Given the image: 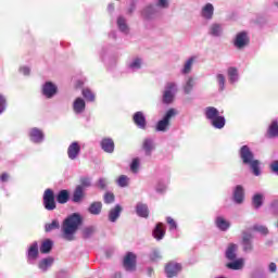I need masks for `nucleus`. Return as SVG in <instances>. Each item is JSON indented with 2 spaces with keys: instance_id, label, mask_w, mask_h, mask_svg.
<instances>
[{
  "instance_id": "obj_1",
  "label": "nucleus",
  "mask_w": 278,
  "mask_h": 278,
  "mask_svg": "<svg viewBox=\"0 0 278 278\" xmlns=\"http://www.w3.org/2000/svg\"><path fill=\"white\" fill-rule=\"evenodd\" d=\"M80 225L81 215H79L78 213H73L67 218H65L62 226L64 240H73V236H75V232L77 231V229H79Z\"/></svg>"
},
{
  "instance_id": "obj_2",
  "label": "nucleus",
  "mask_w": 278,
  "mask_h": 278,
  "mask_svg": "<svg viewBox=\"0 0 278 278\" xmlns=\"http://www.w3.org/2000/svg\"><path fill=\"white\" fill-rule=\"evenodd\" d=\"M240 157L247 166H250L253 175L255 177H260L262 175V170L260 169V161L255 160V155L249 148V146H242L240 149Z\"/></svg>"
},
{
  "instance_id": "obj_3",
  "label": "nucleus",
  "mask_w": 278,
  "mask_h": 278,
  "mask_svg": "<svg viewBox=\"0 0 278 278\" xmlns=\"http://www.w3.org/2000/svg\"><path fill=\"white\" fill-rule=\"evenodd\" d=\"M179 92V85L175 81H167L162 92V101L165 105H170Z\"/></svg>"
},
{
  "instance_id": "obj_4",
  "label": "nucleus",
  "mask_w": 278,
  "mask_h": 278,
  "mask_svg": "<svg viewBox=\"0 0 278 278\" xmlns=\"http://www.w3.org/2000/svg\"><path fill=\"white\" fill-rule=\"evenodd\" d=\"M177 116V111L175 109H169L164 117L160 119L156 124V131H166L170 127V118Z\"/></svg>"
},
{
  "instance_id": "obj_5",
  "label": "nucleus",
  "mask_w": 278,
  "mask_h": 278,
  "mask_svg": "<svg viewBox=\"0 0 278 278\" xmlns=\"http://www.w3.org/2000/svg\"><path fill=\"white\" fill-rule=\"evenodd\" d=\"M43 207L48 210V212H53L55 210V193L53 190L47 189L43 193Z\"/></svg>"
},
{
  "instance_id": "obj_6",
  "label": "nucleus",
  "mask_w": 278,
  "mask_h": 278,
  "mask_svg": "<svg viewBox=\"0 0 278 278\" xmlns=\"http://www.w3.org/2000/svg\"><path fill=\"white\" fill-rule=\"evenodd\" d=\"M249 42V34L247 31H241L236 35L233 46L236 47V49H244V47H248Z\"/></svg>"
},
{
  "instance_id": "obj_7",
  "label": "nucleus",
  "mask_w": 278,
  "mask_h": 278,
  "mask_svg": "<svg viewBox=\"0 0 278 278\" xmlns=\"http://www.w3.org/2000/svg\"><path fill=\"white\" fill-rule=\"evenodd\" d=\"M41 92L46 99H53L58 94V86L51 81H47L43 84Z\"/></svg>"
},
{
  "instance_id": "obj_8",
  "label": "nucleus",
  "mask_w": 278,
  "mask_h": 278,
  "mask_svg": "<svg viewBox=\"0 0 278 278\" xmlns=\"http://www.w3.org/2000/svg\"><path fill=\"white\" fill-rule=\"evenodd\" d=\"M165 273L168 278L177 277L181 273V264L177 262H169L165 266Z\"/></svg>"
},
{
  "instance_id": "obj_9",
  "label": "nucleus",
  "mask_w": 278,
  "mask_h": 278,
  "mask_svg": "<svg viewBox=\"0 0 278 278\" xmlns=\"http://www.w3.org/2000/svg\"><path fill=\"white\" fill-rule=\"evenodd\" d=\"M39 251H38V242H33L26 253L28 264H35L38 260Z\"/></svg>"
},
{
  "instance_id": "obj_10",
  "label": "nucleus",
  "mask_w": 278,
  "mask_h": 278,
  "mask_svg": "<svg viewBox=\"0 0 278 278\" xmlns=\"http://www.w3.org/2000/svg\"><path fill=\"white\" fill-rule=\"evenodd\" d=\"M79 153H81V146L79 142H72L67 148V157H70V160H77L79 157Z\"/></svg>"
},
{
  "instance_id": "obj_11",
  "label": "nucleus",
  "mask_w": 278,
  "mask_h": 278,
  "mask_svg": "<svg viewBox=\"0 0 278 278\" xmlns=\"http://www.w3.org/2000/svg\"><path fill=\"white\" fill-rule=\"evenodd\" d=\"M253 235L251 233L250 230H245L242 232V245H243V251L249 252L253 251Z\"/></svg>"
},
{
  "instance_id": "obj_12",
  "label": "nucleus",
  "mask_w": 278,
  "mask_h": 278,
  "mask_svg": "<svg viewBox=\"0 0 278 278\" xmlns=\"http://www.w3.org/2000/svg\"><path fill=\"white\" fill-rule=\"evenodd\" d=\"M124 268L125 270L132 271L136 270V254L128 252L124 257Z\"/></svg>"
},
{
  "instance_id": "obj_13",
  "label": "nucleus",
  "mask_w": 278,
  "mask_h": 278,
  "mask_svg": "<svg viewBox=\"0 0 278 278\" xmlns=\"http://www.w3.org/2000/svg\"><path fill=\"white\" fill-rule=\"evenodd\" d=\"M132 121L138 129H147V117L141 111H138L134 114Z\"/></svg>"
},
{
  "instance_id": "obj_14",
  "label": "nucleus",
  "mask_w": 278,
  "mask_h": 278,
  "mask_svg": "<svg viewBox=\"0 0 278 278\" xmlns=\"http://www.w3.org/2000/svg\"><path fill=\"white\" fill-rule=\"evenodd\" d=\"M201 16L205 21H212L214 18V4L206 3L201 9Z\"/></svg>"
},
{
  "instance_id": "obj_15",
  "label": "nucleus",
  "mask_w": 278,
  "mask_h": 278,
  "mask_svg": "<svg viewBox=\"0 0 278 278\" xmlns=\"http://www.w3.org/2000/svg\"><path fill=\"white\" fill-rule=\"evenodd\" d=\"M223 31V24L220 23H212L208 27V36H212V38H220Z\"/></svg>"
},
{
  "instance_id": "obj_16",
  "label": "nucleus",
  "mask_w": 278,
  "mask_h": 278,
  "mask_svg": "<svg viewBox=\"0 0 278 278\" xmlns=\"http://www.w3.org/2000/svg\"><path fill=\"white\" fill-rule=\"evenodd\" d=\"M29 137L31 142L40 144L45 140V134L38 128L30 129Z\"/></svg>"
},
{
  "instance_id": "obj_17",
  "label": "nucleus",
  "mask_w": 278,
  "mask_h": 278,
  "mask_svg": "<svg viewBox=\"0 0 278 278\" xmlns=\"http://www.w3.org/2000/svg\"><path fill=\"white\" fill-rule=\"evenodd\" d=\"M152 236L157 241L163 240L164 236H166V229H164V224L162 223L156 224L155 228L152 231Z\"/></svg>"
},
{
  "instance_id": "obj_18",
  "label": "nucleus",
  "mask_w": 278,
  "mask_h": 278,
  "mask_svg": "<svg viewBox=\"0 0 278 278\" xmlns=\"http://www.w3.org/2000/svg\"><path fill=\"white\" fill-rule=\"evenodd\" d=\"M121 212H123V207L121 204H116L115 207L111 208L109 212V220L110 223H116L121 217Z\"/></svg>"
},
{
  "instance_id": "obj_19",
  "label": "nucleus",
  "mask_w": 278,
  "mask_h": 278,
  "mask_svg": "<svg viewBox=\"0 0 278 278\" xmlns=\"http://www.w3.org/2000/svg\"><path fill=\"white\" fill-rule=\"evenodd\" d=\"M101 149L105 153H114V140L112 138H104L101 141Z\"/></svg>"
},
{
  "instance_id": "obj_20",
  "label": "nucleus",
  "mask_w": 278,
  "mask_h": 278,
  "mask_svg": "<svg viewBox=\"0 0 278 278\" xmlns=\"http://www.w3.org/2000/svg\"><path fill=\"white\" fill-rule=\"evenodd\" d=\"M75 114H83L86 111V101L83 98H77L73 103Z\"/></svg>"
},
{
  "instance_id": "obj_21",
  "label": "nucleus",
  "mask_w": 278,
  "mask_h": 278,
  "mask_svg": "<svg viewBox=\"0 0 278 278\" xmlns=\"http://www.w3.org/2000/svg\"><path fill=\"white\" fill-rule=\"evenodd\" d=\"M142 149L146 155H151L155 149V142L151 138H146L142 143Z\"/></svg>"
},
{
  "instance_id": "obj_22",
  "label": "nucleus",
  "mask_w": 278,
  "mask_h": 278,
  "mask_svg": "<svg viewBox=\"0 0 278 278\" xmlns=\"http://www.w3.org/2000/svg\"><path fill=\"white\" fill-rule=\"evenodd\" d=\"M204 114H205V117L207 118V121H210V123L212 121H214V118H217V116H220V112L218 111V109H216L214 106H207L204 110Z\"/></svg>"
},
{
  "instance_id": "obj_23",
  "label": "nucleus",
  "mask_w": 278,
  "mask_h": 278,
  "mask_svg": "<svg viewBox=\"0 0 278 278\" xmlns=\"http://www.w3.org/2000/svg\"><path fill=\"white\" fill-rule=\"evenodd\" d=\"M53 262H54V260L51 256L41 260L38 263L39 270H42V273H47V270H49V268H51V266H53Z\"/></svg>"
},
{
  "instance_id": "obj_24",
  "label": "nucleus",
  "mask_w": 278,
  "mask_h": 278,
  "mask_svg": "<svg viewBox=\"0 0 278 278\" xmlns=\"http://www.w3.org/2000/svg\"><path fill=\"white\" fill-rule=\"evenodd\" d=\"M215 225L216 227L219 228L220 231H227V229L231 227V224L229 223V220L225 219V217L223 216L216 217Z\"/></svg>"
},
{
  "instance_id": "obj_25",
  "label": "nucleus",
  "mask_w": 278,
  "mask_h": 278,
  "mask_svg": "<svg viewBox=\"0 0 278 278\" xmlns=\"http://www.w3.org/2000/svg\"><path fill=\"white\" fill-rule=\"evenodd\" d=\"M136 212L141 218H149V206L142 202L137 203Z\"/></svg>"
},
{
  "instance_id": "obj_26",
  "label": "nucleus",
  "mask_w": 278,
  "mask_h": 278,
  "mask_svg": "<svg viewBox=\"0 0 278 278\" xmlns=\"http://www.w3.org/2000/svg\"><path fill=\"white\" fill-rule=\"evenodd\" d=\"M197 62V56H190L184 64V67L181 70L182 75H189V73H192V66Z\"/></svg>"
},
{
  "instance_id": "obj_27",
  "label": "nucleus",
  "mask_w": 278,
  "mask_h": 278,
  "mask_svg": "<svg viewBox=\"0 0 278 278\" xmlns=\"http://www.w3.org/2000/svg\"><path fill=\"white\" fill-rule=\"evenodd\" d=\"M233 201H235V203H238V204H240V203H242V201H244V189L240 185L235 188Z\"/></svg>"
},
{
  "instance_id": "obj_28",
  "label": "nucleus",
  "mask_w": 278,
  "mask_h": 278,
  "mask_svg": "<svg viewBox=\"0 0 278 278\" xmlns=\"http://www.w3.org/2000/svg\"><path fill=\"white\" fill-rule=\"evenodd\" d=\"M140 68H142V59L140 58L132 59L128 64L129 73H136L137 71H140Z\"/></svg>"
},
{
  "instance_id": "obj_29",
  "label": "nucleus",
  "mask_w": 278,
  "mask_h": 278,
  "mask_svg": "<svg viewBox=\"0 0 278 278\" xmlns=\"http://www.w3.org/2000/svg\"><path fill=\"white\" fill-rule=\"evenodd\" d=\"M210 123H211L212 127H214L215 129H223V127H225L227 121L225 119V116L217 115Z\"/></svg>"
},
{
  "instance_id": "obj_30",
  "label": "nucleus",
  "mask_w": 278,
  "mask_h": 278,
  "mask_svg": "<svg viewBox=\"0 0 278 278\" xmlns=\"http://www.w3.org/2000/svg\"><path fill=\"white\" fill-rule=\"evenodd\" d=\"M101 210H103V203L101 202H92L88 207L89 214H92L93 216H99Z\"/></svg>"
},
{
  "instance_id": "obj_31",
  "label": "nucleus",
  "mask_w": 278,
  "mask_h": 278,
  "mask_svg": "<svg viewBox=\"0 0 278 278\" xmlns=\"http://www.w3.org/2000/svg\"><path fill=\"white\" fill-rule=\"evenodd\" d=\"M84 199V187L77 186L74 190L72 201L73 203H81V200Z\"/></svg>"
},
{
  "instance_id": "obj_32",
  "label": "nucleus",
  "mask_w": 278,
  "mask_h": 278,
  "mask_svg": "<svg viewBox=\"0 0 278 278\" xmlns=\"http://www.w3.org/2000/svg\"><path fill=\"white\" fill-rule=\"evenodd\" d=\"M244 266V258L233 260L232 262L227 264V268L230 270H242Z\"/></svg>"
},
{
  "instance_id": "obj_33",
  "label": "nucleus",
  "mask_w": 278,
  "mask_h": 278,
  "mask_svg": "<svg viewBox=\"0 0 278 278\" xmlns=\"http://www.w3.org/2000/svg\"><path fill=\"white\" fill-rule=\"evenodd\" d=\"M70 198H71V193H68V190L63 189V190L59 191V193L56 195V201L61 205H64V203H68Z\"/></svg>"
},
{
  "instance_id": "obj_34",
  "label": "nucleus",
  "mask_w": 278,
  "mask_h": 278,
  "mask_svg": "<svg viewBox=\"0 0 278 278\" xmlns=\"http://www.w3.org/2000/svg\"><path fill=\"white\" fill-rule=\"evenodd\" d=\"M195 85L194 77L189 76L182 87L185 94H190Z\"/></svg>"
},
{
  "instance_id": "obj_35",
  "label": "nucleus",
  "mask_w": 278,
  "mask_h": 278,
  "mask_svg": "<svg viewBox=\"0 0 278 278\" xmlns=\"http://www.w3.org/2000/svg\"><path fill=\"white\" fill-rule=\"evenodd\" d=\"M238 251V245L237 244H233V243H230L226 250V257L227 260H230V261H233L236 260V253Z\"/></svg>"
},
{
  "instance_id": "obj_36",
  "label": "nucleus",
  "mask_w": 278,
  "mask_h": 278,
  "mask_svg": "<svg viewBox=\"0 0 278 278\" xmlns=\"http://www.w3.org/2000/svg\"><path fill=\"white\" fill-rule=\"evenodd\" d=\"M155 14H157V7L155 5H148L143 11H142V15L146 18H153V16H155Z\"/></svg>"
},
{
  "instance_id": "obj_37",
  "label": "nucleus",
  "mask_w": 278,
  "mask_h": 278,
  "mask_svg": "<svg viewBox=\"0 0 278 278\" xmlns=\"http://www.w3.org/2000/svg\"><path fill=\"white\" fill-rule=\"evenodd\" d=\"M117 27L122 34H129V26H127V20L125 17L119 16L117 18Z\"/></svg>"
},
{
  "instance_id": "obj_38",
  "label": "nucleus",
  "mask_w": 278,
  "mask_h": 278,
  "mask_svg": "<svg viewBox=\"0 0 278 278\" xmlns=\"http://www.w3.org/2000/svg\"><path fill=\"white\" fill-rule=\"evenodd\" d=\"M228 79L230 84H236L239 79V75H238V68L236 67H229L228 71Z\"/></svg>"
},
{
  "instance_id": "obj_39",
  "label": "nucleus",
  "mask_w": 278,
  "mask_h": 278,
  "mask_svg": "<svg viewBox=\"0 0 278 278\" xmlns=\"http://www.w3.org/2000/svg\"><path fill=\"white\" fill-rule=\"evenodd\" d=\"M267 136L268 138H277L278 136V122L277 121H274L268 130H267Z\"/></svg>"
},
{
  "instance_id": "obj_40",
  "label": "nucleus",
  "mask_w": 278,
  "mask_h": 278,
  "mask_svg": "<svg viewBox=\"0 0 278 278\" xmlns=\"http://www.w3.org/2000/svg\"><path fill=\"white\" fill-rule=\"evenodd\" d=\"M264 203V195L262 193H256L252 199L253 206L258 210V207H262Z\"/></svg>"
},
{
  "instance_id": "obj_41",
  "label": "nucleus",
  "mask_w": 278,
  "mask_h": 278,
  "mask_svg": "<svg viewBox=\"0 0 278 278\" xmlns=\"http://www.w3.org/2000/svg\"><path fill=\"white\" fill-rule=\"evenodd\" d=\"M51 249H53V241L48 239L41 243L40 252L41 253H51Z\"/></svg>"
},
{
  "instance_id": "obj_42",
  "label": "nucleus",
  "mask_w": 278,
  "mask_h": 278,
  "mask_svg": "<svg viewBox=\"0 0 278 278\" xmlns=\"http://www.w3.org/2000/svg\"><path fill=\"white\" fill-rule=\"evenodd\" d=\"M116 184L119 188H127V186H129V178L126 175H121L117 178Z\"/></svg>"
},
{
  "instance_id": "obj_43",
  "label": "nucleus",
  "mask_w": 278,
  "mask_h": 278,
  "mask_svg": "<svg viewBox=\"0 0 278 278\" xmlns=\"http://www.w3.org/2000/svg\"><path fill=\"white\" fill-rule=\"evenodd\" d=\"M149 257H150L151 262H160V260H162V253L160 252V250L153 249L150 252Z\"/></svg>"
},
{
  "instance_id": "obj_44",
  "label": "nucleus",
  "mask_w": 278,
  "mask_h": 278,
  "mask_svg": "<svg viewBox=\"0 0 278 278\" xmlns=\"http://www.w3.org/2000/svg\"><path fill=\"white\" fill-rule=\"evenodd\" d=\"M108 186H110L108 178H99L97 187L100 188V190H108Z\"/></svg>"
},
{
  "instance_id": "obj_45",
  "label": "nucleus",
  "mask_w": 278,
  "mask_h": 278,
  "mask_svg": "<svg viewBox=\"0 0 278 278\" xmlns=\"http://www.w3.org/2000/svg\"><path fill=\"white\" fill-rule=\"evenodd\" d=\"M253 231H257L258 233H262V236H268V228L263 225H254Z\"/></svg>"
},
{
  "instance_id": "obj_46",
  "label": "nucleus",
  "mask_w": 278,
  "mask_h": 278,
  "mask_svg": "<svg viewBox=\"0 0 278 278\" xmlns=\"http://www.w3.org/2000/svg\"><path fill=\"white\" fill-rule=\"evenodd\" d=\"M216 80H217V84L219 86L220 92H223V90H225V83H226L225 76L223 74H217L216 75Z\"/></svg>"
},
{
  "instance_id": "obj_47",
  "label": "nucleus",
  "mask_w": 278,
  "mask_h": 278,
  "mask_svg": "<svg viewBox=\"0 0 278 278\" xmlns=\"http://www.w3.org/2000/svg\"><path fill=\"white\" fill-rule=\"evenodd\" d=\"M140 168V159L136 157L132 160L131 164H130V170L131 173H138Z\"/></svg>"
},
{
  "instance_id": "obj_48",
  "label": "nucleus",
  "mask_w": 278,
  "mask_h": 278,
  "mask_svg": "<svg viewBox=\"0 0 278 278\" xmlns=\"http://www.w3.org/2000/svg\"><path fill=\"white\" fill-rule=\"evenodd\" d=\"M54 229H60V222L58 219L52 220L51 224L46 225V231H53Z\"/></svg>"
},
{
  "instance_id": "obj_49",
  "label": "nucleus",
  "mask_w": 278,
  "mask_h": 278,
  "mask_svg": "<svg viewBox=\"0 0 278 278\" xmlns=\"http://www.w3.org/2000/svg\"><path fill=\"white\" fill-rule=\"evenodd\" d=\"M94 235V227L89 226L83 230V238H92Z\"/></svg>"
},
{
  "instance_id": "obj_50",
  "label": "nucleus",
  "mask_w": 278,
  "mask_h": 278,
  "mask_svg": "<svg viewBox=\"0 0 278 278\" xmlns=\"http://www.w3.org/2000/svg\"><path fill=\"white\" fill-rule=\"evenodd\" d=\"M104 203H106V205H110L111 203H114L115 201V197H114V193L108 191L104 193Z\"/></svg>"
},
{
  "instance_id": "obj_51",
  "label": "nucleus",
  "mask_w": 278,
  "mask_h": 278,
  "mask_svg": "<svg viewBox=\"0 0 278 278\" xmlns=\"http://www.w3.org/2000/svg\"><path fill=\"white\" fill-rule=\"evenodd\" d=\"M83 97L87 100V101H94V93H92L90 91V89H83Z\"/></svg>"
},
{
  "instance_id": "obj_52",
  "label": "nucleus",
  "mask_w": 278,
  "mask_h": 278,
  "mask_svg": "<svg viewBox=\"0 0 278 278\" xmlns=\"http://www.w3.org/2000/svg\"><path fill=\"white\" fill-rule=\"evenodd\" d=\"M167 224L169 225V231H175L177 229V223L172 217H167Z\"/></svg>"
},
{
  "instance_id": "obj_53",
  "label": "nucleus",
  "mask_w": 278,
  "mask_h": 278,
  "mask_svg": "<svg viewBox=\"0 0 278 278\" xmlns=\"http://www.w3.org/2000/svg\"><path fill=\"white\" fill-rule=\"evenodd\" d=\"M80 184L83 188H90V185H91L90 178L88 177L80 178Z\"/></svg>"
},
{
  "instance_id": "obj_54",
  "label": "nucleus",
  "mask_w": 278,
  "mask_h": 278,
  "mask_svg": "<svg viewBox=\"0 0 278 278\" xmlns=\"http://www.w3.org/2000/svg\"><path fill=\"white\" fill-rule=\"evenodd\" d=\"M5 112V97L0 94V114Z\"/></svg>"
},
{
  "instance_id": "obj_55",
  "label": "nucleus",
  "mask_w": 278,
  "mask_h": 278,
  "mask_svg": "<svg viewBox=\"0 0 278 278\" xmlns=\"http://www.w3.org/2000/svg\"><path fill=\"white\" fill-rule=\"evenodd\" d=\"M270 170L274 175H278V161H274L270 164Z\"/></svg>"
},
{
  "instance_id": "obj_56",
  "label": "nucleus",
  "mask_w": 278,
  "mask_h": 278,
  "mask_svg": "<svg viewBox=\"0 0 278 278\" xmlns=\"http://www.w3.org/2000/svg\"><path fill=\"white\" fill-rule=\"evenodd\" d=\"M166 191V185L162 184V182H159L157 186H156V192H165Z\"/></svg>"
},
{
  "instance_id": "obj_57",
  "label": "nucleus",
  "mask_w": 278,
  "mask_h": 278,
  "mask_svg": "<svg viewBox=\"0 0 278 278\" xmlns=\"http://www.w3.org/2000/svg\"><path fill=\"white\" fill-rule=\"evenodd\" d=\"M156 5L159 8H168V0H157Z\"/></svg>"
},
{
  "instance_id": "obj_58",
  "label": "nucleus",
  "mask_w": 278,
  "mask_h": 278,
  "mask_svg": "<svg viewBox=\"0 0 278 278\" xmlns=\"http://www.w3.org/2000/svg\"><path fill=\"white\" fill-rule=\"evenodd\" d=\"M20 73H22V75H29V73H31V70L28 66H23L20 68Z\"/></svg>"
},
{
  "instance_id": "obj_59",
  "label": "nucleus",
  "mask_w": 278,
  "mask_h": 278,
  "mask_svg": "<svg viewBox=\"0 0 278 278\" xmlns=\"http://www.w3.org/2000/svg\"><path fill=\"white\" fill-rule=\"evenodd\" d=\"M268 270H269V273H277V264L269 263Z\"/></svg>"
},
{
  "instance_id": "obj_60",
  "label": "nucleus",
  "mask_w": 278,
  "mask_h": 278,
  "mask_svg": "<svg viewBox=\"0 0 278 278\" xmlns=\"http://www.w3.org/2000/svg\"><path fill=\"white\" fill-rule=\"evenodd\" d=\"M8 179H10V176L5 173L0 176V181L5 182V181H8Z\"/></svg>"
},
{
  "instance_id": "obj_61",
  "label": "nucleus",
  "mask_w": 278,
  "mask_h": 278,
  "mask_svg": "<svg viewBox=\"0 0 278 278\" xmlns=\"http://www.w3.org/2000/svg\"><path fill=\"white\" fill-rule=\"evenodd\" d=\"M110 38H113V39H116V31H112V33H110Z\"/></svg>"
},
{
  "instance_id": "obj_62",
  "label": "nucleus",
  "mask_w": 278,
  "mask_h": 278,
  "mask_svg": "<svg viewBox=\"0 0 278 278\" xmlns=\"http://www.w3.org/2000/svg\"><path fill=\"white\" fill-rule=\"evenodd\" d=\"M123 276L121 275V273H115L114 275H113V278H122Z\"/></svg>"
},
{
  "instance_id": "obj_63",
  "label": "nucleus",
  "mask_w": 278,
  "mask_h": 278,
  "mask_svg": "<svg viewBox=\"0 0 278 278\" xmlns=\"http://www.w3.org/2000/svg\"><path fill=\"white\" fill-rule=\"evenodd\" d=\"M148 275H149V277H151V275H153V268H151V267L148 268Z\"/></svg>"
},
{
  "instance_id": "obj_64",
  "label": "nucleus",
  "mask_w": 278,
  "mask_h": 278,
  "mask_svg": "<svg viewBox=\"0 0 278 278\" xmlns=\"http://www.w3.org/2000/svg\"><path fill=\"white\" fill-rule=\"evenodd\" d=\"M274 207H275L276 212L278 213V202L274 203Z\"/></svg>"
}]
</instances>
